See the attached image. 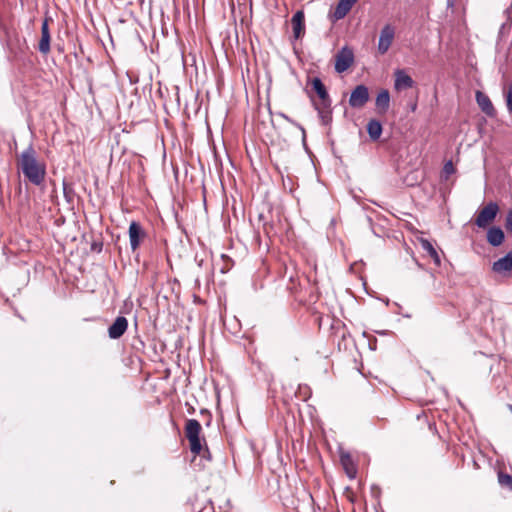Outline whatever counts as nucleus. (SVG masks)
Here are the masks:
<instances>
[{
    "label": "nucleus",
    "instance_id": "1",
    "mask_svg": "<svg viewBox=\"0 0 512 512\" xmlns=\"http://www.w3.org/2000/svg\"><path fill=\"white\" fill-rule=\"evenodd\" d=\"M24 177L33 185L41 186L46 177V164L38 158L32 144L22 151L18 162Z\"/></svg>",
    "mask_w": 512,
    "mask_h": 512
},
{
    "label": "nucleus",
    "instance_id": "2",
    "mask_svg": "<svg viewBox=\"0 0 512 512\" xmlns=\"http://www.w3.org/2000/svg\"><path fill=\"white\" fill-rule=\"evenodd\" d=\"M202 428L198 420L189 419L185 425V434L190 444V450L195 455H200L202 451V443L200 432Z\"/></svg>",
    "mask_w": 512,
    "mask_h": 512
},
{
    "label": "nucleus",
    "instance_id": "3",
    "mask_svg": "<svg viewBox=\"0 0 512 512\" xmlns=\"http://www.w3.org/2000/svg\"><path fill=\"white\" fill-rule=\"evenodd\" d=\"M354 62V53L348 46L342 47L335 57V71L342 73L346 71Z\"/></svg>",
    "mask_w": 512,
    "mask_h": 512
},
{
    "label": "nucleus",
    "instance_id": "4",
    "mask_svg": "<svg viewBox=\"0 0 512 512\" xmlns=\"http://www.w3.org/2000/svg\"><path fill=\"white\" fill-rule=\"evenodd\" d=\"M394 37L395 28L391 24L384 25V27L381 29L377 46L378 52L380 54L383 55L389 50Z\"/></svg>",
    "mask_w": 512,
    "mask_h": 512
},
{
    "label": "nucleus",
    "instance_id": "5",
    "mask_svg": "<svg viewBox=\"0 0 512 512\" xmlns=\"http://www.w3.org/2000/svg\"><path fill=\"white\" fill-rule=\"evenodd\" d=\"M369 100V90L365 85H357L351 92L349 105L352 108H362Z\"/></svg>",
    "mask_w": 512,
    "mask_h": 512
},
{
    "label": "nucleus",
    "instance_id": "6",
    "mask_svg": "<svg viewBox=\"0 0 512 512\" xmlns=\"http://www.w3.org/2000/svg\"><path fill=\"white\" fill-rule=\"evenodd\" d=\"M499 207L496 203L490 202L487 204L478 214L476 218V225L478 227L484 228L490 222L494 220L498 213Z\"/></svg>",
    "mask_w": 512,
    "mask_h": 512
},
{
    "label": "nucleus",
    "instance_id": "7",
    "mask_svg": "<svg viewBox=\"0 0 512 512\" xmlns=\"http://www.w3.org/2000/svg\"><path fill=\"white\" fill-rule=\"evenodd\" d=\"M129 242L132 251H135L140 246L141 242L147 236L145 230L142 228L139 222L132 221L129 225Z\"/></svg>",
    "mask_w": 512,
    "mask_h": 512
},
{
    "label": "nucleus",
    "instance_id": "8",
    "mask_svg": "<svg viewBox=\"0 0 512 512\" xmlns=\"http://www.w3.org/2000/svg\"><path fill=\"white\" fill-rule=\"evenodd\" d=\"M358 0H338V3L332 13L329 14V18L335 22L343 19L357 3Z\"/></svg>",
    "mask_w": 512,
    "mask_h": 512
},
{
    "label": "nucleus",
    "instance_id": "9",
    "mask_svg": "<svg viewBox=\"0 0 512 512\" xmlns=\"http://www.w3.org/2000/svg\"><path fill=\"white\" fill-rule=\"evenodd\" d=\"M49 19L45 18L41 25V37L38 43V51L43 54L47 55L51 48H50V41H51V35L49 30Z\"/></svg>",
    "mask_w": 512,
    "mask_h": 512
},
{
    "label": "nucleus",
    "instance_id": "10",
    "mask_svg": "<svg viewBox=\"0 0 512 512\" xmlns=\"http://www.w3.org/2000/svg\"><path fill=\"white\" fill-rule=\"evenodd\" d=\"M128 328V321L124 316H118L108 329V335L111 339L120 338Z\"/></svg>",
    "mask_w": 512,
    "mask_h": 512
},
{
    "label": "nucleus",
    "instance_id": "11",
    "mask_svg": "<svg viewBox=\"0 0 512 512\" xmlns=\"http://www.w3.org/2000/svg\"><path fill=\"white\" fill-rule=\"evenodd\" d=\"M312 87L314 91L317 93L318 97L321 99V105L324 108H330L331 106V99L329 97V94L326 90L325 85L321 81L320 78H314L312 80Z\"/></svg>",
    "mask_w": 512,
    "mask_h": 512
},
{
    "label": "nucleus",
    "instance_id": "12",
    "mask_svg": "<svg viewBox=\"0 0 512 512\" xmlns=\"http://www.w3.org/2000/svg\"><path fill=\"white\" fill-rule=\"evenodd\" d=\"M492 270L498 274H506L512 271V252L495 261Z\"/></svg>",
    "mask_w": 512,
    "mask_h": 512
},
{
    "label": "nucleus",
    "instance_id": "13",
    "mask_svg": "<svg viewBox=\"0 0 512 512\" xmlns=\"http://www.w3.org/2000/svg\"><path fill=\"white\" fill-rule=\"evenodd\" d=\"M304 12L302 10L297 11L291 19L292 29H293V35L295 39H299L305 31V24H304Z\"/></svg>",
    "mask_w": 512,
    "mask_h": 512
},
{
    "label": "nucleus",
    "instance_id": "14",
    "mask_svg": "<svg viewBox=\"0 0 512 512\" xmlns=\"http://www.w3.org/2000/svg\"><path fill=\"white\" fill-rule=\"evenodd\" d=\"M476 101L481 110L488 116L492 117L495 115V109L490 98L481 91H476Z\"/></svg>",
    "mask_w": 512,
    "mask_h": 512
},
{
    "label": "nucleus",
    "instance_id": "15",
    "mask_svg": "<svg viewBox=\"0 0 512 512\" xmlns=\"http://www.w3.org/2000/svg\"><path fill=\"white\" fill-rule=\"evenodd\" d=\"M413 84V79L404 70H397L395 72L394 87L396 90L411 88Z\"/></svg>",
    "mask_w": 512,
    "mask_h": 512
},
{
    "label": "nucleus",
    "instance_id": "16",
    "mask_svg": "<svg viewBox=\"0 0 512 512\" xmlns=\"http://www.w3.org/2000/svg\"><path fill=\"white\" fill-rule=\"evenodd\" d=\"M419 243H420L422 249L432 258L435 265L440 266L441 265L440 256H439L437 250L432 245V243L425 238H419Z\"/></svg>",
    "mask_w": 512,
    "mask_h": 512
},
{
    "label": "nucleus",
    "instance_id": "17",
    "mask_svg": "<svg viewBox=\"0 0 512 512\" xmlns=\"http://www.w3.org/2000/svg\"><path fill=\"white\" fill-rule=\"evenodd\" d=\"M487 241L494 247L501 245L504 241V232L499 227H491L487 232Z\"/></svg>",
    "mask_w": 512,
    "mask_h": 512
},
{
    "label": "nucleus",
    "instance_id": "18",
    "mask_svg": "<svg viewBox=\"0 0 512 512\" xmlns=\"http://www.w3.org/2000/svg\"><path fill=\"white\" fill-rule=\"evenodd\" d=\"M389 104H390L389 91L386 89H383L378 93V95L376 97L375 105L381 113H385L389 109Z\"/></svg>",
    "mask_w": 512,
    "mask_h": 512
},
{
    "label": "nucleus",
    "instance_id": "19",
    "mask_svg": "<svg viewBox=\"0 0 512 512\" xmlns=\"http://www.w3.org/2000/svg\"><path fill=\"white\" fill-rule=\"evenodd\" d=\"M367 133L372 140H377L382 134V124L375 119H372L367 124Z\"/></svg>",
    "mask_w": 512,
    "mask_h": 512
},
{
    "label": "nucleus",
    "instance_id": "20",
    "mask_svg": "<svg viewBox=\"0 0 512 512\" xmlns=\"http://www.w3.org/2000/svg\"><path fill=\"white\" fill-rule=\"evenodd\" d=\"M341 463L344 466L347 474L349 477H354L355 470L352 465V459L349 454H342L341 457Z\"/></svg>",
    "mask_w": 512,
    "mask_h": 512
},
{
    "label": "nucleus",
    "instance_id": "21",
    "mask_svg": "<svg viewBox=\"0 0 512 512\" xmlns=\"http://www.w3.org/2000/svg\"><path fill=\"white\" fill-rule=\"evenodd\" d=\"M498 482L501 487L508 489L509 491H512V476L511 475H509L507 473L499 472L498 473Z\"/></svg>",
    "mask_w": 512,
    "mask_h": 512
},
{
    "label": "nucleus",
    "instance_id": "22",
    "mask_svg": "<svg viewBox=\"0 0 512 512\" xmlns=\"http://www.w3.org/2000/svg\"><path fill=\"white\" fill-rule=\"evenodd\" d=\"M315 108L319 113L322 123L324 125H327L331 121L330 108H324L322 105H321V107L316 105Z\"/></svg>",
    "mask_w": 512,
    "mask_h": 512
},
{
    "label": "nucleus",
    "instance_id": "23",
    "mask_svg": "<svg viewBox=\"0 0 512 512\" xmlns=\"http://www.w3.org/2000/svg\"><path fill=\"white\" fill-rule=\"evenodd\" d=\"M506 104L509 113H512V85L509 87V90L506 95Z\"/></svg>",
    "mask_w": 512,
    "mask_h": 512
},
{
    "label": "nucleus",
    "instance_id": "24",
    "mask_svg": "<svg viewBox=\"0 0 512 512\" xmlns=\"http://www.w3.org/2000/svg\"><path fill=\"white\" fill-rule=\"evenodd\" d=\"M72 192V188L69 187L66 182H63V193L68 201L72 200Z\"/></svg>",
    "mask_w": 512,
    "mask_h": 512
},
{
    "label": "nucleus",
    "instance_id": "25",
    "mask_svg": "<svg viewBox=\"0 0 512 512\" xmlns=\"http://www.w3.org/2000/svg\"><path fill=\"white\" fill-rule=\"evenodd\" d=\"M443 172L446 174V176H449L454 173V166L451 161H448L444 164Z\"/></svg>",
    "mask_w": 512,
    "mask_h": 512
},
{
    "label": "nucleus",
    "instance_id": "26",
    "mask_svg": "<svg viewBox=\"0 0 512 512\" xmlns=\"http://www.w3.org/2000/svg\"><path fill=\"white\" fill-rule=\"evenodd\" d=\"M505 226L508 231H512V212L507 215Z\"/></svg>",
    "mask_w": 512,
    "mask_h": 512
},
{
    "label": "nucleus",
    "instance_id": "27",
    "mask_svg": "<svg viewBox=\"0 0 512 512\" xmlns=\"http://www.w3.org/2000/svg\"><path fill=\"white\" fill-rule=\"evenodd\" d=\"M281 116H282L283 118H285L286 120L290 121V119H289L285 114H281Z\"/></svg>",
    "mask_w": 512,
    "mask_h": 512
},
{
    "label": "nucleus",
    "instance_id": "28",
    "mask_svg": "<svg viewBox=\"0 0 512 512\" xmlns=\"http://www.w3.org/2000/svg\"><path fill=\"white\" fill-rule=\"evenodd\" d=\"M416 107H417L416 104L411 105L412 111H415Z\"/></svg>",
    "mask_w": 512,
    "mask_h": 512
},
{
    "label": "nucleus",
    "instance_id": "29",
    "mask_svg": "<svg viewBox=\"0 0 512 512\" xmlns=\"http://www.w3.org/2000/svg\"><path fill=\"white\" fill-rule=\"evenodd\" d=\"M511 411H512V406H511Z\"/></svg>",
    "mask_w": 512,
    "mask_h": 512
}]
</instances>
